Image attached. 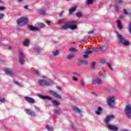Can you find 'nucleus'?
<instances>
[{"mask_svg":"<svg viewBox=\"0 0 131 131\" xmlns=\"http://www.w3.org/2000/svg\"><path fill=\"white\" fill-rule=\"evenodd\" d=\"M128 30H129V32L131 34V22H129L128 25Z\"/></svg>","mask_w":131,"mask_h":131,"instance_id":"nucleus-33","label":"nucleus"},{"mask_svg":"<svg viewBox=\"0 0 131 131\" xmlns=\"http://www.w3.org/2000/svg\"><path fill=\"white\" fill-rule=\"evenodd\" d=\"M93 33H94V30L90 31L88 33V34H93Z\"/></svg>","mask_w":131,"mask_h":131,"instance_id":"nucleus-49","label":"nucleus"},{"mask_svg":"<svg viewBox=\"0 0 131 131\" xmlns=\"http://www.w3.org/2000/svg\"><path fill=\"white\" fill-rule=\"evenodd\" d=\"M8 49H9V50H11V49H12V47H11V46H9V47H8Z\"/></svg>","mask_w":131,"mask_h":131,"instance_id":"nucleus-60","label":"nucleus"},{"mask_svg":"<svg viewBox=\"0 0 131 131\" xmlns=\"http://www.w3.org/2000/svg\"><path fill=\"white\" fill-rule=\"evenodd\" d=\"M117 36L119 37V43H121L123 46H128L130 44L129 43V41L127 40H124V38L122 35H120L119 33L117 34Z\"/></svg>","mask_w":131,"mask_h":131,"instance_id":"nucleus-3","label":"nucleus"},{"mask_svg":"<svg viewBox=\"0 0 131 131\" xmlns=\"http://www.w3.org/2000/svg\"><path fill=\"white\" fill-rule=\"evenodd\" d=\"M39 14H40V15H46V11L43 9H40L39 10Z\"/></svg>","mask_w":131,"mask_h":131,"instance_id":"nucleus-23","label":"nucleus"},{"mask_svg":"<svg viewBox=\"0 0 131 131\" xmlns=\"http://www.w3.org/2000/svg\"><path fill=\"white\" fill-rule=\"evenodd\" d=\"M72 79L74 81H77L78 80L77 78H76V77H73Z\"/></svg>","mask_w":131,"mask_h":131,"instance_id":"nucleus-47","label":"nucleus"},{"mask_svg":"<svg viewBox=\"0 0 131 131\" xmlns=\"http://www.w3.org/2000/svg\"><path fill=\"white\" fill-rule=\"evenodd\" d=\"M123 13L124 14H125V15H129V14L127 12V11L125 9H123Z\"/></svg>","mask_w":131,"mask_h":131,"instance_id":"nucleus-43","label":"nucleus"},{"mask_svg":"<svg viewBox=\"0 0 131 131\" xmlns=\"http://www.w3.org/2000/svg\"><path fill=\"white\" fill-rule=\"evenodd\" d=\"M46 23H47L48 25H50V24L51 23V21H46Z\"/></svg>","mask_w":131,"mask_h":131,"instance_id":"nucleus-59","label":"nucleus"},{"mask_svg":"<svg viewBox=\"0 0 131 131\" xmlns=\"http://www.w3.org/2000/svg\"><path fill=\"white\" fill-rule=\"evenodd\" d=\"M92 84H95V81H92Z\"/></svg>","mask_w":131,"mask_h":131,"instance_id":"nucleus-61","label":"nucleus"},{"mask_svg":"<svg viewBox=\"0 0 131 131\" xmlns=\"http://www.w3.org/2000/svg\"><path fill=\"white\" fill-rule=\"evenodd\" d=\"M124 112L127 118H131V106L130 105H126Z\"/></svg>","mask_w":131,"mask_h":131,"instance_id":"nucleus-5","label":"nucleus"},{"mask_svg":"<svg viewBox=\"0 0 131 131\" xmlns=\"http://www.w3.org/2000/svg\"><path fill=\"white\" fill-rule=\"evenodd\" d=\"M76 24V21H73L70 23H68L67 24L61 26V27L60 28V30H66L67 29H71L72 30H73V29H76V28H77V26Z\"/></svg>","mask_w":131,"mask_h":131,"instance_id":"nucleus-1","label":"nucleus"},{"mask_svg":"<svg viewBox=\"0 0 131 131\" xmlns=\"http://www.w3.org/2000/svg\"><path fill=\"white\" fill-rule=\"evenodd\" d=\"M23 0H18L19 2H22Z\"/></svg>","mask_w":131,"mask_h":131,"instance_id":"nucleus-62","label":"nucleus"},{"mask_svg":"<svg viewBox=\"0 0 131 131\" xmlns=\"http://www.w3.org/2000/svg\"><path fill=\"white\" fill-rule=\"evenodd\" d=\"M81 63H82V64H83V65H88V64H89L88 60H81Z\"/></svg>","mask_w":131,"mask_h":131,"instance_id":"nucleus-30","label":"nucleus"},{"mask_svg":"<svg viewBox=\"0 0 131 131\" xmlns=\"http://www.w3.org/2000/svg\"><path fill=\"white\" fill-rule=\"evenodd\" d=\"M49 94L50 95H52V96L53 97H54L55 98H56L57 99H62V96H61V95H60V94H58V93H57V92L50 90L49 91Z\"/></svg>","mask_w":131,"mask_h":131,"instance_id":"nucleus-8","label":"nucleus"},{"mask_svg":"<svg viewBox=\"0 0 131 131\" xmlns=\"http://www.w3.org/2000/svg\"><path fill=\"white\" fill-rule=\"evenodd\" d=\"M19 63L23 65V64H24V55H23V53H22V51H20L19 53Z\"/></svg>","mask_w":131,"mask_h":131,"instance_id":"nucleus-10","label":"nucleus"},{"mask_svg":"<svg viewBox=\"0 0 131 131\" xmlns=\"http://www.w3.org/2000/svg\"><path fill=\"white\" fill-rule=\"evenodd\" d=\"M14 83H15V84H17L18 85V86H23V85L21 84L20 83L17 82V81H14L13 82Z\"/></svg>","mask_w":131,"mask_h":131,"instance_id":"nucleus-36","label":"nucleus"},{"mask_svg":"<svg viewBox=\"0 0 131 131\" xmlns=\"http://www.w3.org/2000/svg\"><path fill=\"white\" fill-rule=\"evenodd\" d=\"M46 127L49 131H54V128H53L52 126L50 127L49 124L46 125Z\"/></svg>","mask_w":131,"mask_h":131,"instance_id":"nucleus-24","label":"nucleus"},{"mask_svg":"<svg viewBox=\"0 0 131 131\" xmlns=\"http://www.w3.org/2000/svg\"><path fill=\"white\" fill-rule=\"evenodd\" d=\"M107 103L108 106H110V107H114V105H115V98L114 96H112V97L108 98Z\"/></svg>","mask_w":131,"mask_h":131,"instance_id":"nucleus-6","label":"nucleus"},{"mask_svg":"<svg viewBox=\"0 0 131 131\" xmlns=\"http://www.w3.org/2000/svg\"><path fill=\"white\" fill-rule=\"evenodd\" d=\"M86 2L87 5H91V4H93L94 0H87Z\"/></svg>","mask_w":131,"mask_h":131,"instance_id":"nucleus-38","label":"nucleus"},{"mask_svg":"<svg viewBox=\"0 0 131 131\" xmlns=\"http://www.w3.org/2000/svg\"><path fill=\"white\" fill-rule=\"evenodd\" d=\"M53 53L54 56H57L59 54V51L56 50V51H53Z\"/></svg>","mask_w":131,"mask_h":131,"instance_id":"nucleus-41","label":"nucleus"},{"mask_svg":"<svg viewBox=\"0 0 131 131\" xmlns=\"http://www.w3.org/2000/svg\"><path fill=\"white\" fill-rule=\"evenodd\" d=\"M96 65V62H93L92 64V66H91V67H92V69L93 70H95V66Z\"/></svg>","mask_w":131,"mask_h":131,"instance_id":"nucleus-39","label":"nucleus"},{"mask_svg":"<svg viewBox=\"0 0 131 131\" xmlns=\"http://www.w3.org/2000/svg\"><path fill=\"white\" fill-rule=\"evenodd\" d=\"M99 50H100V51L104 52L106 51V50H107V47H106V46H100Z\"/></svg>","mask_w":131,"mask_h":131,"instance_id":"nucleus-20","label":"nucleus"},{"mask_svg":"<svg viewBox=\"0 0 131 131\" xmlns=\"http://www.w3.org/2000/svg\"><path fill=\"white\" fill-rule=\"evenodd\" d=\"M25 112H26V113H27V114L30 115L31 117H35V116H36V114H35V113L29 109L25 110Z\"/></svg>","mask_w":131,"mask_h":131,"instance_id":"nucleus-9","label":"nucleus"},{"mask_svg":"<svg viewBox=\"0 0 131 131\" xmlns=\"http://www.w3.org/2000/svg\"><path fill=\"white\" fill-rule=\"evenodd\" d=\"M38 97L39 98H40V99H42V100H46V96H43V95H41V94H39V95H38Z\"/></svg>","mask_w":131,"mask_h":131,"instance_id":"nucleus-31","label":"nucleus"},{"mask_svg":"<svg viewBox=\"0 0 131 131\" xmlns=\"http://www.w3.org/2000/svg\"><path fill=\"white\" fill-rule=\"evenodd\" d=\"M92 52H99L100 51L99 48H98L97 47L92 48Z\"/></svg>","mask_w":131,"mask_h":131,"instance_id":"nucleus-28","label":"nucleus"},{"mask_svg":"<svg viewBox=\"0 0 131 131\" xmlns=\"http://www.w3.org/2000/svg\"><path fill=\"white\" fill-rule=\"evenodd\" d=\"M56 89H57V90H61V87H60V86H56Z\"/></svg>","mask_w":131,"mask_h":131,"instance_id":"nucleus-56","label":"nucleus"},{"mask_svg":"<svg viewBox=\"0 0 131 131\" xmlns=\"http://www.w3.org/2000/svg\"><path fill=\"white\" fill-rule=\"evenodd\" d=\"M40 86H50L53 83L52 81H48L45 79H40L38 81Z\"/></svg>","mask_w":131,"mask_h":131,"instance_id":"nucleus-2","label":"nucleus"},{"mask_svg":"<svg viewBox=\"0 0 131 131\" xmlns=\"http://www.w3.org/2000/svg\"><path fill=\"white\" fill-rule=\"evenodd\" d=\"M72 109L73 111L75 112V113H79L80 114V115H81V111H80L79 110V108H78V107L73 106V107H72Z\"/></svg>","mask_w":131,"mask_h":131,"instance_id":"nucleus-12","label":"nucleus"},{"mask_svg":"<svg viewBox=\"0 0 131 131\" xmlns=\"http://www.w3.org/2000/svg\"><path fill=\"white\" fill-rule=\"evenodd\" d=\"M117 24L118 28L119 29V30H121V29L122 28V25H121V23H120V20H117Z\"/></svg>","mask_w":131,"mask_h":131,"instance_id":"nucleus-16","label":"nucleus"},{"mask_svg":"<svg viewBox=\"0 0 131 131\" xmlns=\"http://www.w3.org/2000/svg\"><path fill=\"white\" fill-rule=\"evenodd\" d=\"M105 62H106V61L104 59H101L100 61V63L101 64H105Z\"/></svg>","mask_w":131,"mask_h":131,"instance_id":"nucleus-46","label":"nucleus"},{"mask_svg":"<svg viewBox=\"0 0 131 131\" xmlns=\"http://www.w3.org/2000/svg\"><path fill=\"white\" fill-rule=\"evenodd\" d=\"M63 21H65V18H62L61 19L58 20V23H62V22H63Z\"/></svg>","mask_w":131,"mask_h":131,"instance_id":"nucleus-45","label":"nucleus"},{"mask_svg":"<svg viewBox=\"0 0 131 131\" xmlns=\"http://www.w3.org/2000/svg\"><path fill=\"white\" fill-rule=\"evenodd\" d=\"M75 11H76V7H74L73 8H70L69 12L70 14H72V13H74V12Z\"/></svg>","mask_w":131,"mask_h":131,"instance_id":"nucleus-18","label":"nucleus"},{"mask_svg":"<svg viewBox=\"0 0 131 131\" xmlns=\"http://www.w3.org/2000/svg\"><path fill=\"white\" fill-rule=\"evenodd\" d=\"M45 24L42 23H39L37 24V27L42 28L45 26Z\"/></svg>","mask_w":131,"mask_h":131,"instance_id":"nucleus-26","label":"nucleus"},{"mask_svg":"<svg viewBox=\"0 0 131 131\" xmlns=\"http://www.w3.org/2000/svg\"><path fill=\"white\" fill-rule=\"evenodd\" d=\"M102 111H103V108H102V107L99 106L97 108V111H95V113L97 115H101V112H102Z\"/></svg>","mask_w":131,"mask_h":131,"instance_id":"nucleus-15","label":"nucleus"},{"mask_svg":"<svg viewBox=\"0 0 131 131\" xmlns=\"http://www.w3.org/2000/svg\"><path fill=\"white\" fill-rule=\"evenodd\" d=\"M34 51L36 53H40V48L39 47H35L34 48Z\"/></svg>","mask_w":131,"mask_h":131,"instance_id":"nucleus-22","label":"nucleus"},{"mask_svg":"<svg viewBox=\"0 0 131 131\" xmlns=\"http://www.w3.org/2000/svg\"><path fill=\"white\" fill-rule=\"evenodd\" d=\"M106 64L108 66V68H110V70L111 71H113V68H112V66H111V64H110V63H106Z\"/></svg>","mask_w":131,"mask_h":131,"instance_id":"nucleus-35","label":"nucleus"},{"mask_svg":"<svg viewBox=\"0 0 131 131\" xmlns=\"http://www.w3.org/2000/svg\"><path fill=\"white\" fill-rule=\"evenodd\" d=\"M81 64H82V63L81 62V60H80L79 62L77 63V66H79V67L81 66Z\"/></svg>","mask_w":131,"mask_h":131,"instance_id":"nucleus-50","label":"nucleus"},{"mask_svg":"<svg viewBox=\"0 0 131 131\" xmlns=\"http://www.w3.org/2000/svg\"><path fill=\"white\" fill-rule=\"evenodd\" d=\"M117 3L118 4H122L123 1L122 0H119Z\"/></svg>","mask_w":131,"mask_h":131,"instance_id":"nucleus-51","label":"nucleus"},{"mask_svg":"<svg viewBox=\"0 0 131 131\" xmlns=\"http://www.w3.org/2000/svg\"><path fill=\"white\" fill-rule=\"evenodd\" d=\"M25 99L27 102H28V103H30L31 104H34V103H35L34 99L31 97H25Z\"/></svg>","mask_w":131,"mask_h":131,"instance_id":"nucleus-11","label":"nucleus"},{"mask_svg":"<svg viewBox=\"0 0 131 131\" xmlns=\"http://www.w3.org/2000/svg\"><path fill=\"white\" fill-rule=\"evenodd\" d=\"M3 10H5V7H0V11H3Z\"/></svg>","mask_w":131,"mask_h":131,"instance_id":"nucleus-55","label":"nucleus"},{"mask_svg":"<svg viewBox=\"0 0 131 131\" xmlns=\"http://www.w3.org/2000/svg\"><path fill=\"white\" fill-rule=\"evenodd\" d=\"M69 51H70L71 52H74L75 53H77V52H78V50H76L73 47H71V48H70Z\"/></svg>","mask_w":131,"mask_h":131,"instance_id":"nucleus-27","label":"nucleus"},{"mask_svg":"<svg viewBox=\"0 0 131 131\" xmlns=\"http://www.w3.org/2000/svg\"><path fill=\"white\" fill-rule=\"evenodd\" d=\"M115 9L116 11H119V8H118V6H115Z\"/></svg>","mask_w":131,"mask_h":131,"instance_id":"nucleus-52","label":"nucleus"},{"mask_svg":"<svg viewBox=\"0 0 131 131\" xmlns=\"http://www.w3.org/2000/svg\"><path fill=\"white\" fill-rule=\"evenodd\" d=\"M4 14H0V20L1 19H3V18L4 17Z\"/></svg>","mask_w":131,"mask_h":131,"instance_id":"nucleus-53","label":"nucleus"},{"mask_svg":"<svg viewBox=\"0 0 131 131\" xmlns=\"http://www.w3.org/2000/svg\"><path fill=\"white\" fill-rule=\"evenodd\" d=\"M119 18H120V19H122V18H123V15L122 14L120 15L119 16Z\"/></svg>","mask_w":131,"mask_h":131,"instance_id":"nucleus-58","label":"nucleus"},{"mask_svg":"<svg viewBox=\"0 0 131 131\" xmlns=\"http://www.w3.org/2000/svg\"><path fill=\"white\" fill-rule=\"evenodd\" d=\"M74 57H75V54H70L67 56V58L68 59V60H72L73 58H74Z\"/></svg>","mask_w":131,"mask_h":131,"instance_id":"nucleus-17","label":"nucleus"},{"mask_svg":"<svg viewBox=\"0 0 131 131\" xmlns=\"http://www.w3.org/2000/svg\"><path fill=\"white\" fill-rule=\"evenodd\" d=\"M108 127L110 129V130H113V131L118 130V128L115 125H108Z\"/></svg>","mask_w":131,"mask_h":131,"instance_id":"nucleus-13","label":"nucleus"},{"mask_svg":"<svg viewBox=\"0 0 131 131\" xmlns=\"http://www.w3.org/2000/svg\"><path fill=\"white\" fill-rule=\"evenodd\" d=\"M38 75H39V72L35 71L34 73V76H38Z\"/></svg>","mask_w":131,"mask_h":131,"instance_id":"nucleus-34","label":"nucleus"},{"mask_svg":"<svg viewBox=\"0 0 131 131\" xmlns=\"http://www.w3.org/2000/svg\"><path fill=\"white\" fill-rule=\"evenodd\" d=\"M96 83H98L99 85L102 84V81L100 78H97L96 79Z\"/></svg>","mask_w":131,"mask_h":131,"instance_id":"nucleus-29","label":"nucleus"},{"mask_svg":"<svg viewBox=\"0 0 131 131\" xmlns=\"http://www.w3.org/2000/svg\"><path fill=\"white\" fill-rule=\"evenodd\" d=\"M29 28L30 30H32V31H34V30H38V29L37 28H35L32 26H30Z\"/></svg>","mask_w":131,"mask_h":131,"instance_id":"nucleus-25","label":"nucleus"},{"mask_svg":"<svg viewBox=\"0 0 131 131\" xmlns=\"http://www.w3.org/2000/svg\"><path fill=\"white\" fill-rule=\"evenodd\" d=\"M24 9H26V10H28V5H25L24 6Z\"/></svg>","mask_w":131,"mask_h":131,"instance_id":"nucleus-54","label":"nucleus"},{"mask_svg":"<svg viewBox=\"0 0 131 131\" xmlns=\"http://www.w3.org/2000/svg\"><path fill=\"white\" fill-rule=\"evenodd\" d=\"M76 15L77 17H81V16H82L81 12H77L76 13Z\"/></svg>","mask_w":131,"mask_h":131,"instance_id":"nucleus-37","label":"nucleus"},{"mask_svg":"<svg viewBox=\"0 0 131 131\" xmlns=\"http://www.w3.org/2000/svg\"><path fill=\"white\" fill-rule=\"evenodd\" d=\"M0 102H1V103H5V102H6V99H5V98H0Z\"/></svg>","mask_w":131,"mask_h":131,"instance_id":"nucleus-42","label":"nucleus"},{"mask_svg":"<svg viewBox=\"0 0 131 131\" xmlns=\"http://www.w3.org/2000/svg\"><path fill=\"white\" fill-rule=\"evenodd\" d=\"M52 103H53V104L56 106H59V105H60V103L56 100H52Z\"/></svg>","mask_w":131,"mask_h":131,"instance_id":"nucleus-32","label":"nucleus"},{"mask_svg":"<svg viewBox=\"0 0 131 131\" xmlns=\"http://www.w3.org/2000/svg\"><path fill=\"white\" fill-rule=\"evenodd\" d=\"M83 57L84 58V59H86L88 58L89 55L88 54H85L83 55Z\"/></svg>","mask_w":131,"mask_h":131,"instance_id":"nucleus-48","label":"nucleus"},{"mask_svg":"<svg viewBox=\"0 0 131 131\" xmlns=\"http://www.w3.org/2000/svg\"><path fill=\"white\" fill-rule=\"evenodd\" d=\"M75 74H77V73H75Z\"/></svg>","mask_w":131,"mask_h":131,"instance_id":"nucleus-64","label":"nucleus"},{"mask_svg":"<svg viewBox=\"0 0 131 131\" xmlns=\"http://www.w3.org/2000/svg\"><path fill=\"white\" fill-rule=\"evenodd\" d=\"M93 53V51L91 50V49H87L84 52V54L86 55H89V54H92Z\"/></svg>","mask_w":131,"mask_h":131,"instance_id":"nucleus-21","label":"nucleus"},{"mask_svg":"<svg viewBox=\"0 0 131 131\" xmlns=\"http://www.w3.org/2000/svg\"><path fill=\"white\" fill-rule=\"evenodd\" d=\"M115 117L113 115H110L106 116L104 120L105 123H109L110 121L114 119Z\"/></svg>","mask_w":131,"mask_h":131,"instance_id":"nucleus-7","label":"nucleus"},{"mask_svg":"<svg viewBox=\"0 0 131 131\" xmlns=\"http://www.w3.org/2000/svg\"><path fill=\"white\" fill-rule=\"evenodd\" d=\"M78 75V76H80V75Z\"/></svg>","mask_w":131,"mask_h":131,"instance_id":"nucleus-63","label":"nucleus"},{"mask_svg":"<svg viewBox=\"0 0 131 131\" xmlns=\"http://www.w3.org/2000/svg\"><path fill=\"white\" fill-rule=\"evenodd\" d=\"M17 23L19 26H24V25L28 23V19L24 17H20L17 20Z\"/></svg>","mask_w":131,"mask_h":131,"instance_id":"nucleus-4","label":"nucleus"},{"mask_svg":"<svg viewBox=\"0 0 131 131\" xmlns=\"http://www.w3.org/2000/svg\"><path fill=\"white\" fill-rule=\"evenodd\" d=\"M63 13H64V12H62L59 14V17H62V15H63Z\"/></svg>","mask_w":131,"mask_h":131,"instance_id":"nucleus-57","label":"nucleus"},{"mask_svg":"<svg viewBox=\"0 0 131 131\" xmlns=\"http://www.w3.org/2000/svg\"><path fill=\"white\" fill-rule=\"evenodd\" d=\"M80 84L81 85H82V86H84V85H86L85 83H84V81H83V80H82L80 82Z\"/></svg>","mask_w":131,"mask_h":131,"instance_id":"nucleus-40","label":"nucleus"},{"mask_svg":"<svg viewBox=\"0 0 131 131\" xmlns=\"http://www.w3.org/2000/svg\"><path fill=\"white\" fill-rule=\"evenodd\" d=\"M49 100V101H52V98L51 97L49 96H46V98L45 100Z\"/></svg>","mask_w":131,"mask_h":131,"instance_id":"nucleus-44","label":"nucleus"},{"mask_svg":"<svg viewBox=\"0 0 131 131\" xmlns=\"http://www.w3.org/2000/svg\"><path fill=\"white\" fill-rule=\"evenodd\" d=\"M23 45L24 47H28V45H29V40L28 39H26L23 42Z\"/></svg>","mask_w":131,"mask_h":131,"instance_id":"nucleus-19","label":"nucleus"},{"mask_svg":"<svg viewBox=\"0 0 131 131\" xmlns=\"http://www.w3.org/2000/svg\"><path fill=\"white\" fill-rule=\"evenodd\" d=\"M4 71L7 75H13V72L10 69H5Z\"/></svg>","mask_w":131,"mask_h":131,"instance_id":"nucleus-14","label":"nucleus"}]
</instances>
